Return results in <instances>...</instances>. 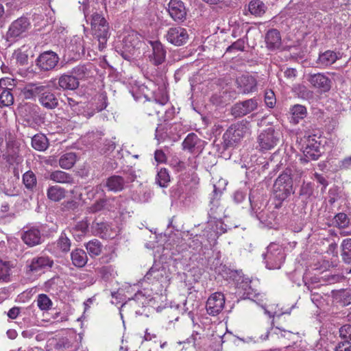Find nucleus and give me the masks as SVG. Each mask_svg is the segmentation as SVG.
I'll list each match as a JSON object with an SVG mask.
<instances>
[{"mask_svg":"<svg viewBox=\"0 0 351 351\" xmlns=\"http://www.w3.org/2000/svg\"><path fill=\"white\" fill-rule=\"evenodd\" d=\"M250 132L249 123L241 121L232 124L223 135V147L234 146Z\"/></svg>","mask_w":351,"mask_h":351,"instance_id":"nucleus-3","label":"nucleus"},{"mask_svg":"<svg viewBox=\"0 0 351 351\" xmlns=\"http://www.w3.org/2000/svg\"><path fill=\"white\" fill-rule=\"evenodd\" d=\"M71 241L64 232H62L58 239L49 245V250L56 255L67 254L71 249Z\"/></svg>","mask_w":351,"mask_h":351,"instance_id":"nucleus-19","label":"nucleus"},{"mask_svg":"<svg viewBox=\"0 0 351 351\" xmlns=\"http://www.w3.org/2000/svg\"><path fill=\"white\" fill-rule=\"evenodd\" d=\"M152 52L149 55V61L156 66L162 64L166 58V50L159 41H150Z\"/></svg>","mask_w":351,"mask_h":351,"instance_id":"nucleus-20","label":"nucleus"},{"mask_svg":"<svg viewBox=\"0 0 351 351\" xmlns=\"http://www.w3.org/2000/svg\"><path fill=\"white\" fill-rule=\"evenodd\" d=\"M334 221L336 227L339 229H343L348 227L350 224V219L348 215L344 213H339L335 215Z\"/></svg>","mask_w":351,"mask_h":351,"instance_id":"nucleus-46","label":"nucleus"},{"mask_svg":"<svg viewBox=\"0 0 351 351\" xmlns=\"http://www.w3.org/2000/svg\"><path fill=\"white\" fill-rule=\"evenodd\" d=\"M221 193V191L217 190L214 185L213 197L210 202V208L208 211V216L210 218V220L215 221L220 219L222 215L223 208L220 207L219 202Z\"/></svg>","mask_w":351,"mask_h":351,"instance_id":"nucleus-22","label":"nucleus"},{"mask_svg":"<svg viewBox=\"0 0 351 351\" xmlns=\"http://www.w3.org/2000/svg\"><path fill=\"white\" fill-rule=\"evenodd\" d=\"M5 80H0V106H9L14 102V97L10 89L3 87L5 84Z\"/></svg>","mask_w":351,"mask_h":351,"instance_id":"nucleus-29","label":"nucleus"},{"mask_svg":"<svg viewBox=\"0 0 351 351\" xmlns=\"http://www.w3.org/2000/svg\"><path fill=\"white\" fill-rule=\"evenodd\" d=\"M307 80L315 88L319 89L321 92L326 93L330 90L332 82L330 79L324 73H317L309 74Z\"/></svg>","mask_w":351,"mask_h":351,"instance_id":"nucleus-14","label":"nucleus"},{"mask_svg":"<svg viewBox=\"0 0 351 351\" xmlns=\"http://www.w3.org/2000/svg\"><path fill=\"white\" fill-rule=\"evenodd\" d=\"M47 195L51 201L59 202L65 197V190L58 186H52L47 189Z\"/></svg>","mask_w":351,"mask_h":351,"instance_id":"nucleus-37","label":"nucleus"},{"mask_svg":"<svg viewBox=\"0 0 351 351\" xmlns=\"http://www.w3.org/2000/svg\"><path fill=\"white\" fill-rule=\"evenodd\" d=\"M71 258L73 265L77 267H84L88 261V256L85 251L78 248L71 252Z\"/></svg>","mask_w":351,"mask_h":351,"instance_id":"nucleus-32","label":"nucleus"},{"mask_svg":"<svg viewBox=\"0 0 351 351\" xmlns=\"http://www.w3.org/2000/svg\"><path fill=\"white\" fill-rule=\"evenodd\" d=\"M304 154L309 159L316 160L320 156V152L318 149V147L314 148V146L311 147L310 145H307L304 150Z\"/></svg>","mask_w":351,"mask_h":351,"instance_id":"nucleus-51","label":"nucleus"},{"mask_svg":"<svg viewBox=\"0 0 351 351\" xmlns=\"http://www.w3.org/2000/svg\"><path fill=\"white\" fill-rule=\"evenodd\" d=\"M168 12L176 23H183L186 19L187 10L181 0H170L168 3Z\"/></svg>","mask_w":351,"mask_h":351,"instance_id":"nucleus-11","label":"nucleus"},{"mask_svg":"<svg viewBox=\"0 0 351 351\" xmlns=\"http://www.w3.org/2000/svg\"><path fill=\"white\" fill-rule=\"evenodd\" d=\"M265 102L269 108H273L276 102V99L274 93L271 90L265 91Z\"/></svg>","mask_w":351,"mask_h":351,"instance_id":"nucleus-57","label":"nucleus"},{"mask_svg":"<svg viewBox=\"0 0 351 351\" xmlns=\"http://www.w3.org/2000/svg\"><path fill=\"white\" fill-rule=\"evenodd\" d=\"M48 145V139L43 134H36L32 138V146L38 151H45Z\"/></svg>","mask_w":351,"mask_h":351,"instance_id":"nucleus-36","label":"nucleus"},{"mask_svg":"<svg viewBox=\"0 0 351 351\" xmlns=\"http://www.w3.org/2000/svg\"><path fill=\"white\" fill-rule=\"evenodd\" d=\"M279 141L280 133L272 127L264 130L258 137L259 148L263 152L274 148Z\"/></svg>","mask_w":351,"mask_h":351,"instance_id":"nucleus-6","label":"nucleus"},{"mask_svg":"<svg viewBox=\"0 0 351 351\" xmlns=\"http://www.w3.org/2000/svg\"><path fill=\"white\" fill-rule=\"evenodd\" d=\"M45 86L31 83L25 86L22 93L24 97L27 99H33L36 97H38L39 99L41 93L45 90Z\"/></svg>","mask_w":351,"mask_h":351,"instance_id":"nucleus-28","label":"nucleus"},{"mask_svg":"<svg viewBox=\"0 0 351 351\" xmlns=\"http://www.w3.org/2000/svg\"><path fill=\"white\" fill-rule=\"evenodd\" d=\"M238 92L242 94H248L257 89V81L250 75L245 74L238 77L236 80Z\"/></svg>","mask_w":351,"mask_h":351,"instance_id":"nucleus-15","label":"nucleus"},{"mask_svg":"<svg viewBox=\"0 0 351 351\" xmlns=\"http://www.w3.org/2000/svg\"><path fill=\"white\" fill-rule=\"evenodd\" d=\"M118 200L116 197H99L95 203L87 208L90 213H95L106 209L108 210H114L118 207Z\"/></svg>","mask_w":351,"mask_h":351,"instance_id":"nucleus-17","label":"nucleus"},{"mask_svg":"<svg viewBox=\"0 0 351 351\" xmlns=\"http://www.w3.org/2000/svg\"><path fill=\"white\" fill-rule=\"evenodd\" d=\"M334 351H351V342L348 340L339 342L335 346Z\"/></svg>","mask_w":351,"mask_h":351,"instance_id":"nucleus-60","label":"nucleus"},{"mask_svg":"<svg viewBox=\"0 0 351 351\" xmlns=\"http://www.w3.org/2000/svg\"><path fill=\"white\" fill-rule=\"evenodd\" d=\"M213 223L219 236L227 232V225L221 221V218L213 221Z\"/></svg>","mask_w":351,"mask_h":351,"instance_id":"nucleus-58","label":"nucleus"},{"mask_svg":"<svg viewBox=\"0 0 351 351\" xmlns=\"http://www.w3.org/2000/svg\"><path fill=\"white\" fill-rule=\"evenodd\" d=\"M12 265L10 261L0 260V279L6 280L10 276Z\"/></svg>","mask_w":351,"mask_h":351,"instance_id":"nucleus-48","label":"nucleus"},{"mask_svg":"<svg viewBox=\"0 0 351 351\" xmlns=\"http://www.w3.org/2000/svg\"><path fill=\"white\" fill-rule=\"evenodd\" d=\"M258 107L257 99H249L234 104L232 108L231 113L235 117H241L256 110Z\"/></svg>","mask_w":351,"mask_h":351,"instance_id":"nucleus-10","label":"nucleus"},{"mask_svg":"<svg viewBox=\"0 0 351 351\" xmlns=\"http://www.w3.org/2000/svg\"><path fill=\"white\" fill-rule=\"evenodd\" d=\"M36 303L38 307L41 311H49L51 308L53 302L49 296L44 293H40L37 296Z\"/></svg>","mask_w":351,"mask_h":351,"instance_id":"nucleus-42","label":"nucleus"},{"mask_svg":"<svg viewBox=\"0 0 351 351\" xmlns=\"http://www.w3.org/2000/svg\"><path fill=\"white\" fill-rule=\"evenodd\" d=\"M225 298L223 294L216 292L212 294L206 302V311L209 315L213 316L219 314L223 308Z\"/></svg>","mask_w":351,"mask_h":351,"instance_id":"nucleus-18","label":"nucleus"},{"mask_svg":"<svg viewBox=\"0 0 351 351\" xmlns=\"http://www.w3.org/2000/svg\"><path fill=\"white\" fill-rule=\"evenodd\" d=\"M92 230L95 235L101 236L108 230V225L104 221L93 222L92 225Z\"/></svg>","mask_w":351,"mask_h":351,"instance_id":"nucleus-50","label":"nucleus"},{"mask_svg":"<svg viewBox=\"0 0 351 351\" xmlns=\"http://www.w3.org/2000/svg\"><path fill=\"white\" fill-rule=\"evenodd\" d=\"M204 141L195 133L189 134L182 142L183 149L191 153H199L204 149Z\"/></svg>","mask_w":351,"mask_h":351,"instance_id":"nucleus-21","label":"nucleus"},{"mask_svg":"<svg viewBox=\"0 0 351 351\" xmlns=\"http://www.w3.org/2000/svg\"><path fill=\"white\" fill-rule=\"evenodd\" d=\"M291 113V122L295 124L299 123V121L306 117L307 114V110L304 106L295 104L292 106L290 109Z\"/></svg>","mask_w":351,"mask_h":351,"instance_id":"nucleus-34","label":"nucleus"},{"mask_svg":"<svg viewBox=\"0 0 351 351\" xmlns=\"http://www.w3.org/2000/svg\"><path fill=\"white\" fill-rule=\"evenodd\" d=\"M314 177H315V180L318 183L322 184L324 189L326 188V186H328V181L326 180V178L322 175H321L319 173H315L314 174Z\"/></svg>","mask_w":351,"mask_h":351,"instance_id":"nucleus-64","label":"nucleus"},{"mask_svg":"<svg viewBox=\"0 0 351 351\" xmlns=\"http://www.w3.org/2000/svg\"><path fill=\"white\" fill-rule=\"evenodd\" d=\"M341 256L344 263H351V239L343 240L341 245Z\"/></svg>","mask_w":351,"mask_h":351,"instance_id":"nucleus-41","label":"nucleus"},{"mask_svg":"<svg viewBox=\"0 0 351 351\" xmlns=\"http://www.w3.org/2000/svg\"><path fill=\"white\" fill-rule=\"evenodd\" d=\"M53 265V261L47 256H36L26 262L27 271L33 274L51 268Z\"/></svg>","mask_w":351,"mask_h":351,"instance_id":"nucleus-12","label":"nucleus"},{"mask_svg":"<svg viewBox=\"0 0 351 351\" xmlns=\"http://www.w3.org/2000/svg\"><path fill=\"white\" fill-rule=\"evenodd\" d=\"M105 186L108 191L117 193L124 189L125 181L121 176L114 175L107 179Z\"/></svg>","mask_w":351,"mask_h":351,"instance_id":"nucleus-27","label":"nucleus"},{"mask_svg":"<svg viewBox=\"0 0 351 351\" xmlns=\"http://www.w3.org/2000/svg\"><path fill=\"white\" fill-rule=\"evenodd\" d=\"M141 43L138 36L136 33H132L123 39V49L122 56L125 60H130L135 54L137 49H139Z\"/></svg>","mask_w":351,"mask_h":351,"instance_id":"nucleus-13","label":"nucleus"},{"mask_svg":"<svg viewBox=\"0 0 351 351\" xmlns=\"http://www.w3.org/2000/svg\"><path fill=\"white\" fill-rule=\"evenodd\" d=\"M59 62L58 54L52 51L40 53L35 60L36 65L41 71H49L55 69Z\"/></svg>","mask_w":351,"mask_h":351,"instance_id":"nucleus-8","label":"nucleus"},{"mask_svg":"<svg viewBox=\"0 0 351 351\" xmlns=\"http://www.w3.org/2000/svg\"><path fill=\"white\" fill-rule=\"evenodd\" d=\"M154 101H157V106L159 107L164 106L169 101L168 95L164 91H161L160 95H156Z\"/></svg>","mask_w":351,"mask_h":351,"instance_id":"nucleus-61","label":"nucleus"},{"mask_svg":"<svg viewBox=\"0 0 351 351\" xmlns=\"http://www.w3.org/2000/svg\"><path fill=\"white\" fill-rule=\"evenodd\" d=\"M15 56L17 62L21 65L27 64L28 60L27 49L26 46H23L15 51Z\"/></svg>","mask_w":351,"mask_h":351,"instance_id":"nucleus-47","label":"nucleus"},{"mask_svg":"<svg viewBox=\"0 0 351 351\" xmlns=\"http://www.w3.org/2000/svg\"><path fill=\"white\" fill-rule=\"evenodd\" d=\"M88 73V69L85 65H78L72 69V75L80 79L84 77Z\"/></svg>","mask_w":351,"mask_h":351,"instance_id":"nucleus-54","label":"nucleus"},{"mask_svg":"<svg viewBox=\"0 0 351 351\" xmlns=\"http://www.w3.org/2000/svg\"><path fill=\"white\" fill-rule=\"evenodd\" d=\"M245 198V194L240 191H237L233 194V200L235 203L239 204L242 202Z\"/></svg>","mask_w":351,"mask_h":351,"instance_id":"nucleus-62","label":"nucleus"},{"mask_svg":"<svg viewBox=\"0 0 351 351\" xmlns=\"http://www.w3.org/2000/svg\"><path fill=\"white\" fill-rule=\"evenodd\" d=\"M204 236L206 237L207 241L210 243H211L212 242L215 243L217 239H218L219 235L214 228L212 220H209L208 221V226L205 228L204 231Z\"/></svg>","mask_w":351,"mask_h":351,"instance_id":"nucleus-45","label":"nucleus"},{"mask_svg":"<svg viewBox=\"0 0 351 351\" xmlns=\"http://www.w3.org/2000/svg\"><path fill=\"white\" fill-rule=\"evenodd\" d=\"M274 322L273 321L271 322V329L274 330V334L277 335L278 337H284L287 339H291V336L293 335V332L289 330H284L279 327L273 328Z\"/></svg>","mask_w":351,"mask_h":351,"instance_id":"nucleus-53","label":"nucleus"},{"mask_svg":"<svg viewBox=\"0 0 351 351\" xmlns=\"http://www.w3.org/2000/svg\"><path fill=\"white\" fill-rule=\"evenodd\" d=\"M158 108L157 101L148 100L143 104V110L148 115H153L154 113L158 114L160 112Z\"/></svg>","mask_w":351,"mask_h":351,"instance_id":"nucleus-49","label":"nucleus"},{"mask_svg":"<svg viewBox=\"0 0 351 351\" xmlns=\"http://www.w3.org/2000/svg\"><path fill=\"white\" fill-rule=\"evenodd\" d=\"M3 157L10 165L19 164L22 161V157L19 155V146L12 141L7 142L6 149L3 153Z\"/></svg>","mask_w":351,"mask_h":351,"instance_id":"nucleus-23","label":"nucleus"},{"mask_svg":"<svg viewBox=\"0 0 351 351\" xmlns=\"http://www.w3.org/2000/svg\"><path fill=\"white\" fill-rule=\"evenodd\" d=\"M170 280L169 271L163 266L154 265L144 276V280L150 283L159 282H168Z\"/></svg>","mask_w":351,"mask_h":351,"instance_id":"nucleus-9","label":"nucleus"},{"mask_svg":"<svg viewBox=\"0 0 351 351\" xmlns=\"http://www.w3.org/2000/svg\"><path fill=\"white\" fill-rule=\"evenodd\" d=\"M78 78L71 74H63L58 79L57 88L62 90H75L79 86Z\"/></svg>","mask_w":351,"mask_h":351,"instance_id":"nucleus-25","label":"nucleus"},{"mask_svg":"<svg viewBox=\"0 0 351 351\" xmlns=\"http://www.w3.org/2000/svg\"><path fill=\"white\" fill-rule=\"evenodd\" d=\"M273 188L275 199L280 202L278 205H276V208H279L281 203L294 193L293 180L290 173L289 171L282 173L276 180Z\"/></svg>","mask_w":351,"mask_h":351,"instance_id":"nucleus-2","label":"nucleus"},{"mask_svg":"<svg viewBox=\"0 0 351 351\" xmlns=\"http://www.w3.org/2000/svg\"><path fill=\"white\" fill-rule=\"evenodd\" d=\"M39 103L47 109H54L58 106V99L55 93L47 86L41 93L38 100Z\"/></svg>","mask_w":351,"mask_h":351,"instance_id":"nucleus-24","label":"nucleus"},{"mask_svg":"<svg viewBox=\"0 0 351 351\" xmlns=\"http://www.w3.org/2000/svg\"><path fill=\"white\" fill-rule=\"evenodd\" d=\"M104 194L101 185H97L90 189L86 193L87 198L90 200L95 199L97 195Z\"/></svg>","mask_w":351,"mask_h":351,"instance_id":"nucleus-59","label":"nucleus"},{"mask_svg":"<svg viewBox=\"0 0 351 351\" xmlns=\"http://www.w3.org/2000/svg\"><path fill=\"white\" fill-rule=\"evenodd\" d=\"M267 47L270 50L278 49L281 45V36L280 32L275 29L267 32L265 36Z\"/></svg>","mask_w":351,"mask_h":351,"instance_id":"nucleus-26","label":"nucleus"},{"mask_svg":"<svg viewBox=\"0 0 351 351\" xmlns=\"http://www.w3.org/2000/svg\"><path fill=\"white\" fill-rule=\"evenodd\" d=\"M170 182V176L168 171L165 168H161L157 173L156 182L160 187H167Z\"/></svg>","mask_w":351,"mask_h":351,"instance_id":"nucleus-44","label":"nucleus"},{"mask_svg":"<svg viewBox=\"0 0 351 351\" xmlns=\"http://www.w3.org/2000/svg\"><path fill=\"white\" fill-rule=\"evenodd\" d=\"M85 246L88 253L91 257L99 256L103 247L101 243L97 239H93L88 241Z\"/></svg>","mask_w":351,"mask_h":351,"instance_id":"nucleus-40","label":"nucleus"},{"mask_svg":"<svg viewBox=\"0 0 351 351\" xmlns=\"http://www.w3.org/2000/svg\"><path fill=\"white\" fill-rule=\"evenodd\" d=\"M339 336L344 340L351 341V325L346 324L339 328Z\"/></svg>","mask_w":351,"mask_h":351,"instance_id":"nucleus-56","label":"nucleus"},{"mask_svg":"<svg viewBox=\"0 0 351 351\" xmlns=\"http://www.w3.org/2000/svg\"><path fill=\"white\" fill-rule=\"evenodd\" d=\"M67 49L75 56L84 54V40L79 36H74L66 45Z\"/></svg>","mask_w":351,"mask_h":351,"instance_id":"nucleus-30","label":"nucleus"},{"mask_svg":"<svg viewBox=\"0 0 351 351\" xmlns=\"http://www.w3.org/2000/svg\"><path fill=\"white\" fill-rule=\"evenodd\" d=\"M31 28L29 19L25 16H21L14 20L10 25L6 33V39L14 42L26 36Z\"/></svg>","mask_w":351,"mask_h":351,"instance_id":"nucleus-5","label":"nucleus"},{"mask_svg":"<svg viewBox=\"0 0 351 351\" xmlns=\"http://www.w3.org/2000/svg\"><path fill=\"white\" fill-rule=\"evenodd\" d=\"M245 40L244 38L238 39L226 49V52H231L233 50L243 51L245 48Z\"/></svg>","mask_w":351,"mask_h":351,"instance_id":"nucleus-55","label":"nucleus"},{"mask_svg":"<svg viewBox=\"0 0 351 351\" xmlns=\"http://www.w3.org/2000/svg\"><path fill=\"white\" fill-rule=\"evenodd\" d=\"M82 5V10L88 23H90L92 34L99 42V48L102 50L106 47L107 41L110 36L109 23L101 13L90 12L88 8V0L79 1Z\"/></svg>","mask_w":351,"mask_h":351,"instance_id":"nucleus-1","label":"nucleus"},{"mask_svg":"<svg viewBox=\"0 0 351 351\" xmlns=\"http://www.w3.org/2000/svg\"><path fill=\"white\" fill-rule=\"evenodd\" d=\"M45 227L41 226L40 228L32 227L21 233V239L29 247H34L43 242V234Z\"/></svg>","mask_w":351,"mask_h":351,"instance_id":"nucleus-16","label":"nucleus"},{"mask_svg":"<svg viewBox=\"0 0 351 351\" xmlns=\"http://www.w3.org/2000/svg\"><path fill=\"white\" fill-rule=\"evenodd\" d=\"M49 179L57 183L60 184H73V178L66 172L56 170L50 173Z\"/></svg>","mask_w":351,"mask_h":351,"instance_id":"nucleus-31","label":"nucleus"},{"mask_svg":"<svg viewBox=\"0 0 351 351\" xmlns=\"http://www.w3.org/2000/svg\"><path fill=\"white\" fill-rule=\"evenodd\" d=\"M19 313H20V308L17 307V306H14V307L11 308L8 311L7 315L9 318H10L12 319H14L18 317Z\"/></svg>","mask_w":351,"mask_h":351,"instance_id":"nucleus-63","label":"nucleus"},{"mask_svg":"<svg viewBox=\"0 0 351 351\" xmlns=\"http://www.w3.org/2000/svg\"><path fill=\"white\" fill-rule=\"evenodd\" d=\"M89 223L87 219H84L77 222L71 230V232L74 237L80 239L81 237L85 235L88 230Z\"/></svg>","mask_w":351,"mask_h":351,"instance_id":"nucleus-39","label":"nucleus"},{"mask_svg":"<svg viewBox=\"0 0 351 351\" xmlns=\"http://www.w3.org/2000/svg\"><path fill=\"white\" fill-rule=\"evenodd\" d=\"M263 258L267 269H280L285 260V250L278 244L271 243L263 254Z\"/></svg>","mask_w":351,"mask_h":351,"instance_id":"nucleus-4","label":"nucleus"},{"mask_svg":"<svg viewBox=\"0 0 351 351\" xmlns=\"http://www.w3.org/2000/svg\"><path fill=\"white\" fill-rule=\"evenodd\" d=\"M23 182L29 190H33L37 184L36 176L32 171H27L23 175Z\"/></svg>","mask_w":351,"mask_h":351,"instance_id":"nucleus-43","label":"nucleus"},{"mask_svg":"<svg viewBox=\"0 0 351 351\" xmlns=\"http://www.w3.org/2000/svg\"><path fill=\"white\" fill-rule=\"evenodd\" d=\"M165 37L171 45L180 47L187 43L189 34L186 29L176 26L169 28Z\"/></svg>","mask_w":351,"mask_h":351,"instance_id":"nucleus-7","label":"nucleus"},{"mask_svg":"<svg viewBox=\"0 0 351 351\" xmlns=\"http://www.w3.org/2000/svg\"><path fill=\"white\" fill-rule=\"evenodd\" d=\"M76 162V155L75 153L69 152L63 154L59 159L60 167L65 169H71Z\"/></svg>","mask_w":351,"mask_h":351,"instance_id":"nucleus-38","label":"nucleus"},{"mask_svg":"<svg viewBox=\"0 0 351 351\" xmlns=\"http://www.w3.org/2000/svg\"><path fill=\"white\" fill-rule=\"evenodd\" d=\"M250 12L256 16H262L267 10V6L261 0H252L248 5Z\"/></svg>","mask_w":351,"mask_h":351,"instance_id":"nucleus-35","label":"nucleus"},{"mask_svg":"<svg viewBox=\"0 0 351 351\" xmlns=\"http://www.w3.org/2000/svg\"><path fill=\"white\" fill-rule=\"evenodd\" d=\"M336 300H339L343 306L349 304L350 302L348 298H351L350 290H341L335 295Z\"/></svg>","mask_w":351,"mask_h":351,"instance_id":"nucleus-52","label":"nucleus"},{"mask_svg":"<svg viewBox=\"0 0 351 351\" xmlns=\"http://www.w3.org/2000/svg\"><path fill=\"white\" fill-rule=\"evenodd\" d=\"M338 57L336 53L328 50L319 54L317 62L321 66L326 67L335 63Z\"/></svg>","mask_w":351,"mask_h":351,"instance_id":"nucleus-33","label":"nucleus"}]
</instances>
